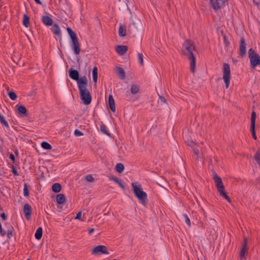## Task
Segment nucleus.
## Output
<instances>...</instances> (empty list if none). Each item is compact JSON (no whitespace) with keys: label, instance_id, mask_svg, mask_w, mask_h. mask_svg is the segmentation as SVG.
Listing matches in <instances>:
<instances>
[{"label":"nucleus","instance_id":"obj_1","mask_svg":"<svg viewBox=\"0 0 260 260\" xmlns=\"http://www.w3.org/2000/svg\"><path fill=\"white\" fill-rule=\"evenodd\" d=\"M88 81L86 77H81V80L78 82V87L81 100L84 104L88 105L91 102V95L87 89Z\"/></svg>","mask_w":260,"mask_h":260},{"label":"nucleus","instance_id":"obj_2","mask_svg":"<svg viewBox=\"0 0 260 260\" xmlns=\"http://www.w3.org/2000/svg\"><path fill=\"white\" fill-rule=\"evenodd\" d=\"M194 49L195 47L191 41L187 40L183 43L182 53L190 60V70L193 73L195 71L196 67V58L193 53Z\"/></svg>","mask_w":260,"mask_h":260},{"label":"nucleus","instance_id":"obj_3","mask_svg":"<svg viewBox=\"0 0 260 260\" xmlns=\"http://www.w3.org/2000/svg\"><path fill=\"white\" fill-rule=\"evenodd\" d=\"M213 178L214 180L215 186L219 195L225 199L229 203H231L232 201L231 199L227 195L225 192V188L221 178L216 173H214Z\"/></svg>","mask_w":260,"mask_h":260},{"label":"nucleus","instance_id":"obj_4","mask_svg":"<svg viewBox=\"0 0 260 260\" xmlns=\"http://www.w3.org/2000/svg\"><path fill=\"white\" fill-rule=\"evenodd\" d=\"M132 186L135 196L142 204L145 205L146 202L147 195L145 192L142 190L141 184L137 182H133Z\"/></svg>","mask_w":260,"mask_h":260},{"label":"nucleus","instance_id":"obj_5","mask_svg":"<svg viewBox=\"0 0 260 260\" xmlns=\"http://www.w3.org/2000/svg\"><path fill=\"white\" fill-rule=\"evenodd\" d=\"M67 30L71 38V46L76 55L79 54L81 51L80 44L75 33L70 27L67 28Z\"/></svg>","mask_w":260,"mask_h":260},{"label":"nucleus","instance_id":"obj_6","mask_svg":"<svg viewBox=\"0 0 260 260\" xmlns=\"http://www.w3.org/2000/svg\"><path fill=\"white\" fill-rule=\"evenodd\" d=\"M248 56L251 69H253L260 65V56L252 48L248 51Z\"/></svg>","mask_w":260,"mask_h":260},{"label":"nucleus","instance_id":"obj_7","mask_svg":"<svg viewBox=\"0 0 260 260\" xmlns=\"http://www.w3.org/2000/svg\"><path fill=\"white\" fill-rule=\"evenodd\" d=\"M231 78V72L230 65L224 63L222 67V79L225 83L226 88L229 87Z\"/></svg>","mask_w":260,"mask_h":260},{"label":"nucleus","instance_id":"obj_8","mask_svg":"<svg viewBox=\"0 0 260 260\" xmlns=\"http://www.w3.org/2000/svg\"><path fill=\"white\" fill-rule=\"evenodd\" d=\"M91 253L95 256H100L102 255H109L110 252L107 246L100 245L93 248L91 250Z\"/></svg>","mask_w":260,"mask_h":260},{"label":"nucleus","instance_id":"obj_9","mask_svg":"<svg viewBox=\"0 0 260 260\" xmlns=\"http://www.w3.org/2000/svg\"><path fill=\"white\" fill-rule=\"evenodd\" d=\"M256 117V113L254 111H253L251 113L250 131L252 134V136L254 140H256L257 139L255 132Z\"/></svg>","mask_w":260,"mask_h":260},{"label":"nucleus","instance_id":"obj_10","mask_svg":"<svg viewBox=\"0 0 260 260\" xmlns=\"http://www.w3.org/2000/svg\"><path fill=\"white\" fill-rule=\"evenodd\" d=\"M248 241L246 238H244L242 244V247L240 252V257L241 260L245 259V254L248 250V247L247 245Z\"/></svg>","mask_w":260,"mask_h":260},{"label":"nucleus","instance_id":"obj_11","mask_svg":"<svg viewBox=\"0 0 260 260\" xmlns=\"http://www.w3.org/2000/svg\"><path fill=\"white\" fill-rule=\"evenodd\" d=\"M69 73L70 77L77 81V85H78V82L81 80V77L79 78V74L78 71L71 69Z\"/></svg>","mask_w":260,"mask_h":260},{"label":"nucleus","instance_id":"obj_12","mask_svg":"<svg viewBox=\"0 0 260 260\" xmlns=\"http://www.w3.org/2000/svg\"><path fill=\"white\" fill-rule=\"evenodd\" d=\"M23 212L25 214V218L27 220H29L30 219L32 212V208L30 205L28 204H25L23 207Z\"/></svg>","mask_w":260,"mask_h":260},{"label":"nucleus","instance_id":"obj_13","mask_svg":"<svg viewBox=\"0 0 260 260\" xmlns=\"http://www.w3.org/2000/svg\"><path fill=\"white\" fill-rule=\"evenodd\" d=\"M239 54L242 56L243 57L246 53V44L245 43V41L243 38H241L240 39V44L239 47Z\"/></svg>","mask_w":260,"mask_h":260},{"label":"nucleus","instance_id":"obj_14","mask_svg":"<svg viewBox=\"0 0 260 260\" xmlns=\"http://www.w3.org/2000/svg\"><path fill=\"white\" fill-rule=\"evenodd\" d=\"M227 1L228 0H216V3H214L213 0H212V4H211L213 8L216 10L223 7Z\"/></svg>","mask_w":260,"mask_h":260},{"label":"nucleus","instance_id":"obj_15","mask_svg":"<svg viewBox=\"0 0 260 260\" xmlns=\"http://www.w3.org/2000/svg\"><path fill=\"white\" fill-rule=\"evenodd\" d=\"M127 46L124 45H118L115 48L116 52L120 55L125 54L127 52Z\"/></svg>","mask_w":260,"mask_h":260},{"label":"nucleus","instance_id":"obj_16","mask_svg":"<svg viewBox=\"0 0 260 260\" xmlns=\"http://www.w3.org/2000/svg\"><path fill=\"white\" fill-rule=\"evenodd\" d=\"M108 104H109V107H110V109L111 110V111L114 112H115L116 108H115V102H114V99L113 98V96L112 95H109Z\"/></svg>","mask_w":260,"mask_h":260},{"label":"nucleus","instance_id":"obj_17","mask_svg":"<svg viewBox=\"0 0 260 260\" xmlns=\"http://www.w3.org/2000/svg\"><path fill=\"white\" fill-rule=\"evenodd\" d=\"M43 23L46 26H51L53 24L52 19L48 16H44L42 18Z\"/></svg>","mask_w":260,"mask_h":260},{"label":"nucleus","instance_id":"obj_18","mask_svg":"<svg viewBox=\"0 0 260 260\" xmlns=\"http://www.w3.org/2000/svg\"><path fill=\"white\" fill-rule=\"evenodd\" d=\"M51 31L53 33L58 36H60L61 35V31L59 27L56 24H54L52 27L51 28Z\"/></svg>","mask_w":260,"mask_h":260},{"label":"nucleus","instance_id":"obj_19","mask_svg":"<svg viewBox=\"0 0 260 260\" xmlns=\"http://www.w3.org/2000/svg\"><path fill=\"white\" fill-rule=\"evenodd\" d=\"M117 73L118 76L121 79H124L125 77V73L124 70L121 67H117L116 68Z\"/></svg>","mask_w":260,"mask_h":260},{"label":"nucleus","instance_id":"obj_20","mask_svg":"<svg viewBox=\"0 0 260 260\" xmlns=\"http://www.w3.org/2000/svg\"><path fill=\"white\" fill-rule=\"evenodd\" d=\"M56 201L58 204H63L66 201V198L64 194L60 193L56 196Z\"/></svg>","mask_w":260,"mask_h":260},{"label":"nucleus","instance_id":"obj_21","mask_svg":"<svg viewBox=\"0 0 260 260\" xmlns=\"http://www.w3.org/2000/svg\"><path fill=\"white\" fill-rule=\"evenodd\" d=\"M16 108L19 113L21 114H25L27 112L26 108L22 105H17Z\"/></svg>","mask_w":260,"mask_h":260},{"label":"nucleus","instance_id":"obj_22","mask_svg":"<svg viewBox=\"0 0 260 260\" xmlns=\"http://www.w3.org/2000/svg\"><path fill=\"white\" fill-rule=\"evenodd\" d=\"M119 35L123 37L126 36V27L124 26L120 25L118 30Z\"/></svg>","mask_w":260,"mask_h":260},{"label":"nucleus","instance_id":"obj_23","mask_svg":"<svg viewBox=\"0 0 260 260\" xmlns=\"http://www.w3.org/2000/svg\"><path fill=\"white\" fill-rule=\"evenodd\" d=\"M93 80L95 84L96 83L98 80V68L94 67L92 70Z\"/></svg>","mask_w":260,"mask_h":260},{"label":"nucleus","instance_id":"obj_24","mask_svg":"<svg viewBox=\"0 0 260 260\" xmlns=\"http://www.w3.org/2000/svg\"><path fill=\"white\" fill-rule=\"evenodd\" d=\"M52 190L55 192H58L61 189V186L59 183H54L52 187Z\"/></svg>","mask_w":260,"mask_h":260},{"label":"nucleus","instance_id":"obj_25","mask_svg":"<svg viewBox=\"0 0 260 260\" xmlns=\"http://www.w3.org/2000/svg\"><path fill=\"white\" fill-rule=\"evenodd\" d=\"M42 236V228H39L35 233V238L37 240H40Z\"/></svg>","mask_w":260,"mask_h":260},{"label":"nucleus","instance_id":"obj_26","mask_svg":"<svg viewBox=\"0 0 260 260\" xmlns=\"http://www.w3.org/2000/svg\"><path fill=\"white\" fill-rule=\"evenodd\" d=\"M23 24L26 27H28L29 26V18L26 14L23 15Z\"/></svg>","mask_w":260,"mask_h":260},{"label":"nucleus","instance_id":"obj_27","mask_svg":"<svg viewBox=\"0 0 260 260\" xmlns=\"http://www.w3.org/2000/svg\"><path fill=\"white\" fill-rule=\"evenodd\" d=\"M254 158L255 160L256 161V163L258 165V166L260 167V149L258 150L254 156Z\"/></svg>","mask_w":260,"mask_h":260},{"label":"nucleus","instance_id":"obj_28","mask_svg":"<svg viewBox=\"0 0 260 260\" xmlns=\"http://www.w3.org/2000/svg\"><path fill=\"white\" fill-rule=\"evenodd\" d=\"M115 169L117 172L121 173L124 170V166L121 163H118L116 165Z\"/></svg>","mask_w":260,"mask_h":260},{"label":"nucleus","instance_id":"obj_29","mask_svg":"<svg viewBox=\"0 0 260 260\" xmlns=\"http://www.w3.org/2000/svg\"><path fill=\"white\" fill-rule=\"evenodd\" d=\"M139 91V88L137 85L133 84L131 86V92L132 94H136Z\"/></svg>","mask_w":260,"mask_h":260},{"label":"nucleus","instance_id":"obj_30","mask_svg":"<svg viewBox=\"0 0 260 260\" xmlns=\"http://www.w3.org/2000/svg\"><path fill=\"white\" fill-rule=\"evenodd\" d=\"M0 122L6 127H9V125L7 121L5 120L4 117L0 113Z\"/></svg>","mask_w":260,"mask_h":260},{"label":"nucleus","instance_id":"obj_31","mask_svg":"<svg viewBox=\"0 0 260 260\" xmlns=\"http://www.w3.org/2000/svg\"><path fill=\"white\" fill-rule=\"evenodd\" d=\"M41 146L45 149H51L52 147L50 144L46 142H43L41 143Z\"/></svg>","mask_w":260,"mask_h":260},{"label":"nucleus","instance_id":"obj_32","mask_svg":"<svg viewBox=\"0 0 260 260\" xmlns=\"http://www.w3.org/2000/svg\"><path fill=\"white\" fill-rule=\"evenodd\" d=\"M8 95L9 96L10 98L12 100H15L17 97L16 94L12 91H10L8 92Z\"/></svg>","mask_w":260,"mask_h":260},{"label":"nucleus","instance_id":"obj_33","mask_svg":"<svg viewBox=\"0 0 260 260\" xmlns=\"http://www.w3.org/2000/svg\"><path fill=\"white\" fill-rule=\"evenodd\" d=\"M101 132L104 134H106L108 136H110V133H109L107 129H106V126L104 125V124H102L101 125Z\"/></svg>","mask_w":260,"mask_h":260},{"label":"nucleus","instance_id":"obj_34","mask_svg":"<svg viewBox=\"0 0 260 260\" xmlns=\"http://www.w3.org/2000/svg\"><path fill=\"white\" fill-rule=\"evenodd\" d=\"M85 179L90 182H93L94 181V178L92 175H87L85 177Z\"/></svg>","mask_w":260,"mask_h":260},{"label":"nucleus","instance_id":"obj_35","mask_svg":"<svg viewBox=\"0 0 260 260\" xmlns=\"http://www.w3.org/2000/svg\"><path fill=\"white\" fill-rule=\"evenodd\" d=\"M138 60L139 61L140 64L141 66H143L144 64V61H143V55L141 53H138Z\"/></svg>","mask_w":260,"mask_h":260},{"label":"nucleus","instance_id":"obj_36","mask_svg":"<svg viewBox=\"0 0 260 260\" xmlns=\"http://www.w3.org/2000/svg\"><path fill=\"white\" fill-rule=\"evenodd\" d=\"M23 193L25 197H28L29 196L28 189L26 183H25L24 185Z\"/></svg>","mask_w":260,"mask_h":260},{"label":"nucleus","instance_id":"obj_37","mask_svg":"<svg viewBox=\"0 0 260 260\" xmlns=\"http://www.w3.org/2000/svg\"><path fill=\"white\" fill-rule=\"evenodd\" d=\"M13 228L12 226L11 227V228L7 232V237L9 239H10L11 237L13 235Z\"/></svg>","mask_w":260,"mask_h":260},{"label":"nucleus","instance_id":"obj_38","mask_svg":"<svg viewBox=\"0 0 260 260\" xmlns=\"http://www.w3.org/2000/svg\"><path fill=\"white\" fill-rule=\"evenodd\" d=\"M183 216H184V217L185 218V222L188 225V226H190V225H191V222H190V219H189V217H188V216L186 214H184Z\"/></svg>","mask_w":260,"mask_h":260},{"label":"nucleus","instance_id":"obj_39","mask_svg":"<svg viewBox=\"0 0 260 260\" xmlns=\"http://www.w3.org/2000/svg\"><path fill=\"white\" fill-rule=\"evenodd\" d=\"M74 134L77 137L81 136L83 135V134L78 129H76L74 132Z\"/></svg>","mask_w":260,"mask_h":260},{"label":"nucleus","instance_id":"obj_40","mask_svg":"<svg viewBox=\"0 0 260 260\" xmlns=\"http://www.w3.org/2000/svg\"><path fill=\"white\" fill-rule=\"evenodd\" d=\"M193 152L194 154L196 155L197 157L196 158V160H199V151L197 149H196L194 148H193Z\"/></svg>","mask_w":260,"mask_h":260},{"label":"nucleus","instance_id":"obj_41","mask_svg":"<svg viewBox=\"0 0 260 260\" xmlns=\"http://www.w3.org/2000/svg\"><path fill=\"white\" fill-rule=\"evenodd\" d=\"M81 216H82V212H79L77 214L76 216L75 217V219L82 220V219H81Z\"/></svg>","mask_w":260,"mask_h":260},{"label":"nucleus","instance_id":"obj_42","mask_svg":"<svg viewBox=\"0 0 260 260\" xmlns=\"http://www.w3.org/2000/svg\"><path fill=\"white\" fill-rule=\"evenodd\" d=\"M186 144L191 147H193L194 145V142L191 140H188L186 142Z\"/></svg>","mask_w":260,"mask_h":260},{"label":"nucleus","instance_id":"obj_43","mask_svg":"<svg viewBox=\"0 0 260 260\" xmlns=\"http://www.w3.org/2000/svg\"><path fill=\"white\" fill-rule=\"evenodd\" d=\"M111 179L113 180L115 182L117 183V184H118V183L120 182V180L116 177H112Z\"/></svg>","mask_w":260,"mask_h":260},{"label":"nucleus","instance_id":"obj_44","mask_svg":"<svg viewBox=\"0 0 260 260\" xmlns=\"http://www.w3.org/2000/svg\"><path fill=\"white\" fill-rule=\"evenodd\" d=\"M111 179L113 180L115 182L117 183V184H118V183L120 182V180L116 177H112Z\"/></svg>","mask_w":260,"mask_h":260},{"label":"nucleus","instance_id":"obj_45","mask_svg":"<svg viewBox=\"0 0 260 260\" xmlns=\"http://www.w3.org/2000/svg\"><path fill=\"white\" fill-rule=\"evenodd\" d=\"M12 172L15 175H16V176L18 175V174L16 170L14 167H13V168H12Z\"/></svg>","mask_w":260,"mask_h":260},{"label":"nucleus","instance_id":"obj_46","mask_svg":"<svg viewBox=\"0 0 260 260\" xmlns=\"http://www.w3.org/2000/svg\"><path fill=\"white\" fill-rule=\"evenodd\" d=\"M1 216L3 218V220H5L6 219L7 217H6V214L4 213H2L1 215Z\"/></svg>","mask_w":260,"mask_h":260},{"label":"nucleus","instance_id":"obj_47","mask_svg":"<svg viewBox=\"0 0 260 260\" xmlns=\"http://www.w3.org/2000/svg\"><path fill=\"white\" fill-rule=\"evenodd\" d=\"M123 189H124V186L122 182L120 181L118 184Z\"/></svg>","mask_w":260,"mask_h":260},{"label":"nucleus","instance_id":"obj_48","mask_svg":"<svg viewBox=\"0 0 260 260\" xmlns=\"http://www.w3.org/2000/svg\"><path fill=\"white\" fill-rule=\"evenodd\" d=\"M10 157V158L12 160H13V161H15V157H14V155L13 154H11L10 155V157Z\"/></svg>","mask_w":260,"mask_h":260},{"label":"nucleus","instance_id":"obj_49","mask_svg":"<svg viewBox=\"0 0 260 260\" xmlns=\"http://www.w3.org/2000/svg\"><path fill=\"white\" fill-rule=\"evenodd\" d=\"M88 231H89V234L91 235L93 233V232H94V229L93 228H90L89 229Z\"/></svg>","mask_w":260,"mask_h":260},{"label":"nucleus","instance_id":"obj_50","mask_svg":"<svg viewBox=\"0 0 260 260\" xmlns=\"http://www.w3.org/2000/svg\"><path fill=\"white\" fill-rule=\"evenodd\" d=\"M224 42L226 44V45H228L229 44V42L228 41L226 37L225 36H224Z\"/></svg>","mask_w":260,"mask_h":260},{"label":"nucleus","instance_id":"obj_51","mask_svg":"<svg viewBox=\"0 0 260 260\" xmlns=\"http://www.w3.org/2000/svg\"><path fill=\"white\" fill-rule=\"evenodd\" d=\"M35 1V2L37 3V4H42V3L40 1V0H34Z\"/></svg>","mask_w":260,"mask_h":260},{"label":"nucleus","instance_id":"obj_52","mask_svg":"<svg viewBox=\"0 0 260 260\" xmlns=\"http://www.w3.org/2000/svg\"><path fill=\"white\" fill-rule=\"evenodd\" d=\"M161 100L162 102H165V99L164 98H161Z\"/></svg>","mask_w":260,"mask_h":260},{"label":"nucleus","instance_id":"obj_53","mask_svg":"<svg viewBox=\"0 0 260 260\" xmlns=\"http://www.w3.org/2000/svg\"><path fill=\"white\" fill-rule=\"evenodd\" d=\"M27 260H30V259H27Z\"/></svg>","mask_w":260,"mask_h":260}]
</instances>
